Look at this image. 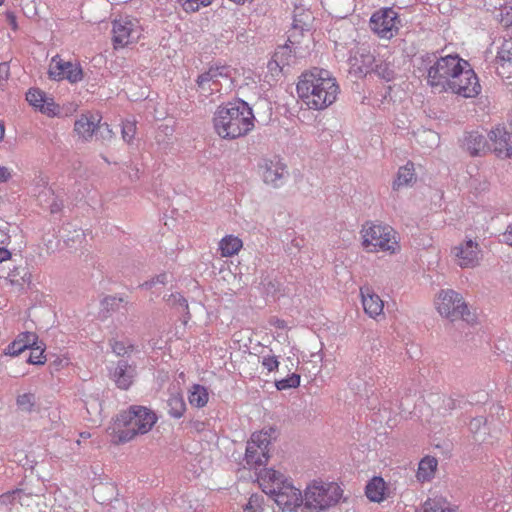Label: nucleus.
<instances>
[{"label": "nucleus", "instance_id": "f257e3e1", "mask_svg": "<svg viewBox=\"0 0 512 512\" xmlns=\"http://www.w3.org/2000/svg\"><path fill=\"white\" fill-rule=\"evenodd\" d=\"M466 64V60L459 55L438 56L437 53H424L416 58V69L423 77L427 85L436 92H448L449 89L466 92L455 79L472 77V73L462 72L461 65Z\"/></svg>", "mask_w": 512, "mask_h": 512}, {"label": "nucleus", "instance_id": "f03ea898", "mask_svg": "<svg viewBox=\"0 0 512 512\" xmlns=\"http://www.w3.org/2000/svg\"><path fill=\"white\" fill-rule=\"evenodd\" d=\"M296 89L299 98L314 110H322L333 104L339 93V86L331 73L317 67L301 75Z\"/></svg>", "mask_w": 512, "mask_h": 512}, {"label": "nucleus", "instance_id": "7ed1b4c3", "mask_svg": "<svg viewBox=\"0 0 512 512\" xmlns=\"http://www.w3.org/2000/svg\"><path fill=\"white\" fill-rule=\"evenodd\" d=\"M157 420L156 413L151 409L142 405H131L119 412L115 418L112 427L114 443L124 444L148 433Z\"/></svg>", "mask_w": 512, "mask_h": 512}, {"label": "nucleus", "instance_id": "20e7f679", "mask_svg": "<svg viewBox=\"0 0 512 512\" xmlns=\"http://www.w3.org/2000/svg\"><path fill=\"white\" fill-rule=\"evenodd\" d=\"M216 133L224 139L246 135L254 127L252 109L244 101L219 107L213 118Z\"/></svg>", "mask_w": 512, "mask_h": 512}, {"label": "nucleus", "instance_id": "39448f33", "mask_svg": "<svg viewBox=\"0 0 512 512\" xmlns=\"http://www.w3.org/2000/svg\"><path fill=\"white\" fill-rule=\"evenodd\" d=\"M362 245L368 252H389L394 254L400 250L397 232L387 224L367 221L361 229Z\"/></svg>", "mask_w": 512, "mask_h": 512}, {"label": "nucleus", "instance_id": "423d86ee", "mask_svg": "<svg viewBox=\"0 0 512 512\" xmlns=\"http://www.w3.org/2000/svg\"><path fill=\"white\" fill-rule=\"evenodd\" d=\"M342 493L337 483L315 480L304 491V504L315 512L327 510L340 501Z\"/></svg>", "mask_w": 512, "mask_h": 512}, {"label": "nucleus", "instance_id": "0eeeda50", "mask_svg": "<svg viewBox=\"0 0 512 512\" xmlns=\"http://www.w3.org/2000/svg\"><path fill=\"white\" fill-rule=\"evenodd\" d=\"M233 69L228 65L215 64L201 73L196 79L197 91L204 97L221 93L222 89L232 86Z\"/></svg>", "mask_w": 512, "mask_h": 512}, {"label": "nucleus", "instance_id": "6e6552de", "mask_svg": "<svg viewBox=\"0 0 512 512\" xmlns=\"http://www.w3.org/2000/svg\"><path fill=\"white\" fill-rule=\"evenodd\" d=\"M436 306L438 312L451 321L457 319H463L467 322L470 321V312L467 304L464 302L462 296L452 289L440 291L436 300Z\"/></svg>", "mask_w": 512, "mask_h": 512}, {"label": "nucleus", "instance_id": "1a4fd4ad", "mask_svg": "<svg viewBox=\"0 0 512 512\" xmlns=\"http://www.w3.org/2000/svg\"><path fill=\"white\" fill-rule=\"evenodd\" d=\"M271 435L267 431L254 432L247 442L245 462L249 468H259L266 465L269 459Z\"/></svg>", "mask_w": 512, "mask_h": 512}, {"label": "nucleus", "instance_id": "9d476101", "mask_svg": "<svg viewBox=\"0 0 512 512\" xmlns=\"http://www.w3.org/2000/svg\"><path fill=\"white\" fill-rule=\"evenodd\" d=\"M369 25L378 37L389 40L398 33L400 19L393 8H381L372 14Z\"/></svg>", "mask_w": 512, "mask_h": 512}, {"label": "nucleus", "instance_id": "9b49d317", "mask_svg": "<svg viewBox=\"0 0 512 512\" xmlns=\"http://www.w3.org/2000/svg\"><path fill=\"white\" fill-rule=\"evenodd\" d=\"M259 171L263 181L274 188L282 186L288 177L287 166L278 157L263 159L259 163Z\"/></svg>", "mask_w": 512, "mask_h": 512}, {"label": "nucleus", "instance_id": "f8f14e48", "mask_svg": "<svg viewBox=\"0 0 512 512\" xmlns=\"http://www.w3.org/2000/svg\"><path fill=\"white\" fill-rule=\"evenodd\" d=\"M113 44L114 48H123L140 37V30L137 22L130 18H120L113 22Z\"/></svg>", "mask_w": 512, "mask_h": 512}, {"label": "nucleus", "instance_id": "ddd939ff", "mask_svg": "<svg viewBox=\"0 0 512 512\" xmlns=\"http://www.w3.org/2000/svg\"><path fill=\"white\" fill-rule=\"evenodd\" d=\"M454 260L461 268H474L479 265L482 254L478 242L468 239L451 250Z\"/></svg>", "mask_w": 512, "mask_h": 512}, {"label": "nucleus", "instance_id": "4468645a", "mask_svg": "<svg viewBox=\"0 0 512 512\" xmlns=\"http://www.w3.org/2000/svg\"><path fill=\"white\" fill-rule=\"evenodd\" d=\"M48 74L53 80L67 79L70 83H77L83 79V71L79 64L64 61L58 55L52 58Z\"/></svg>", "mask_w": 512, "mask_h": 512}, {"label": "nucleus", "instance_id": "2eb2a0df", "mask_svg": "<svg viewBox=\"0 0 512 512\" xmlns=\"http://www.w3.org/2000/svg\"><path fill=\"white\" fill-rule=\"evenodd\" d=\"M349 62V72L356 77H364L374 70L375 57L364 47H356L351 51Z\"/></svg>", "mask_w": 512, "mask_h": 512}, {"label": "nucleus", "instance_id": "dca6fc26", "mask_svg": "<svg viewBox=\"0 0 512 512\" xmlns=\"http://www.w3.org/2000/svg\"><path fill=\"white\" fill-rule=\"evenodd\" d=\"M270 493L275 495V501L279 506L295 508L304 503V494L294 487L289 481L282 484L278 489H271Z\"/></svg>", "mask_w": 512, "mask_h": 512}, {"label": "nucleus", "instance_id": "f3484780", "mask_svg": "<svg viewBox=\"0 0 512 512\" xmlns=\"http://www.w3.org/2000/svg\"><path fill=\"white\" fill-rule=\"evenodd\" d=\"M462 72H470L472 73V77L468 76V79L459 78L455 79V81L460 85L462 89H465L466 92L458 91L456 89H449L448 92L457 94L459 96H462L464 98H474L478 96L481 93V85L479 83V79L474 72V70L471 68L470 64L466 61V64L461 65Z\"/></svg>", "mask_w": 512, "mask_h": 512}, {"label": "nucleus", "instance_id": "a211bd4d", "mask_svg": "<svg viewBox=\"0 0 512 512\" xmlns=\"http://www.w3.org/2000/svg\"><path fill=\"white\" fill-rule=\"evenodd\" d=\"M462 148L471 156L485 155L490 151L486 137L478 131L466 132L462 139Z\"/></svg>", "mask_w": 512, "mask_h": 512}, {"label": "nucleus", "instance_id": "6ab92c4d", "mask_svg": "<svg viewBox=\"0 0 512 512\" xmlns=\"http://www.w3.org/2000/svg\"><path fill=\"white\" fill-rule=\"evenodd\" d=\"M136 376V367L126 360H119L112 373V379L118 388L127 390Z\"/></svg>", "mask_w": 512, "mask_h": 512}, {"label": "nucleus", "instance_id": "aec40b11", "mask_svg": "<svg viewBox=\"0 0 512 512\" xmlns=\"http://www.w3.org/2000/svg\"><path fill=\"white\" fill-rule=\"evenodd\" d=\"M97 124L99 118L92 114H82L74 123V132L83 141H89L96 132Z\"/></svg>", "mask_w": 512, "mask_h": 512}, {"label": "nucleus", "instance_id": "412c9836", "mask_svg": "<svg viewBox=\"0 0 512 512\" xmlns=\"http://www.w3.org/2000/svg\"><path fill=\"white\" fill-rule=\"evenodd\" d=\"M362 305L366 314L371 318L381 315L384 308V302L370 288L361 289Z\"/></svg>", "mask_w": 512, "mask_h": 512}, {"label": "nucleus", "instance_id": "4be33fe9", "mask_svg": "<svg viewBox=\"0 0 512 512\" xmlns=\"http://www.w3.org/2000/svg\"><path fill=\"white\" fill-rule=\"evenodd\" d=\"M87 413V421L97 424L102 420V401L99 394H90L83 400Z\"/></svg>", "mask_w": 512, "mask_h": 512}, {"label": "nucleus", "instance_id": "5701e85b", "mask_svg": "<svg viewBox=\"0 0 512 512\" xmlns=\"http://www.w3.org/2000/svg\"><path fill=\"white\" fill-rule=\"evenodd\" d=\"M386 483L381 477H373L366 485L367 498L373 502H381L385 499Z\"/></svg>", "mask_w": 512, "mask_h": 512}, {"label": "nucleus", "instance_id": "b1692460", "mask_svg": "<svg viewBox=\"0 0 512 512\" xmlns=\"http://www.w3.org/2000/svg\"><path fill=\"white\" fill-rule=\"evenodd\" d=\"M416 512H455L443 497L428 498Z\"/></svg>", "mask_w": 512, "mask_h": 512}, {"label": "nucleus", "instance_id": "393cba45", "mask_svg": "<svg viewBox=\"0 0 512 512\" xmlns=\"http://www.w3.org/2000/svg\"><path fill=\"white\" fill-rule=\"evenodd\" d=\"M242 246V240L233 235H227L219 242L222 257H231L238 254Z\"/></svg>", "mask_w": 512, "mask_h": 512}, {"label": "nucleus", "instance_id": "a878e982", "mask_svg": "<svg viewBox=\"0 0 512 512\" xmlns=\"http://www.w3.org/2000/svg\"><path fill=\"white\" fill-rule=\"evenodd\" d=\"M437 467V460L433 457H425L423 458L418 466L417 470V479L419 481H428L430 480L435 473Z\"/></svg>", "mask_w": 512, "mask_h": 512}, {"label": "nucleus", "instance_id": "bb28decb", "mask_svg": "<svg viewBox=\"0 0 512 512\" xmlns=\"http://www.w3.org/2000/svg\"><path fill=\"white\" fill-rule=\"evenodd\" d=\"M414 177V166L412 163H407L405 166L399 168L397 177L393 182V189L398 190L403 186L410 185Z\"/></svg>", "mask_w": 512, "mask_h": 512}, {"label": "nucleus", "instance_id": "cd10ccee", "mask_svg": "<svg viewBox=\"0 0 512 512\" xmlns=\"http://www.w3.org/2000/svg\"><path fill=\"white\" fill-rule=\"evenodd\" d=\"M189 403L197 408L204 407L209 399L208 391L201 385H193L189 394Z\"/></svg>", "mask_w": 512, "mask_h": 512}, {"label": "nucleus", "instance_id": "c85d7f7f", "mask_svg": "<svg viewBox=\"0 0 512 512\" xmlns=\"http://www.w3.org/2000/svg\"><path fill=\"white\" fill-rule=\"evenodd\" d=\"M369 360L370 359H367V357H364L363 359L360 358V363L357 364L356 374L362 379L364 385H370L375 374L374 368L370 365Z\"/></svg>", "mask_w": 512, "mask_h": 512}, {"label": "nucleus", "instance_id": "c756f323", "mask_svg": "<svg viewBox=\"0 0 512 512\" xmlns=\"http://www.w3.org/2000/svg\"><path fill=\"white\" fill-rule=\"evenodd\" d=\"M167 405L169 415L174 418H181L186 410V404L180 395H171Z\"/></svg>", "mask_w": 512, "mask_h": 512}, {"label": "nucleus", "instance_id": "7c9ffc66", "mask_svg": "<svg viewBox=\"0 0 512 512\" xmlns=\"http://www.w3.org/2000/svg\"><path fill=\"white\" fill-rule=\"evenodd\" d=\"M496 60L501 64L512 62V39L503 41L497 52Z\"/></svg>", "mask_w": 512, "mask_h": 512}, {"label": "nucleus", "instance_id": "2f4dec72", "mask_svg": "<svg viewBox=\"0 0 512 512\" xmlns=\"http://www.w3.org/2000/svg\"><path fill=\"white\" fill-rule=\"evenodd\" d=\"M373 71L380 78L384 79L387 82L392 81L396 76V72H395L393 66L390 63H386V62H381L379 64H376Z\"/></svg>", "mask_w": 512, "mask_h": 512}, {"label": "nucleus", "instance_id": "473e14b6", "mask_svg": "<svg viewBox=\"0 0 512 512\" xmlns=\"http://www.w3.org/2000/svg\"><path fill=\"white\" fill-rule=\"evenodd\" d=\"M69 228H70L69 224L62 228V233H63L62 237L64 238V241L67 244V246L71 247L76 243H81L82 240L84 239L83 231L81 229H75L73 231V235L70 236L69 234L71 233V231L69 230Z\"/></svg>", "mask_w": 512, "mask_h": 512}, {"label": "nucleus", "instance_id": "72a5a7b5", "mask_svg": "<svg viewBox=\"0 0 512 512\" xmlns=\"http://www.w3.org/2000/svg\"><path fill=\"white\" fill-rule=\"evenodd\" d=\"M272 57H274L282 67L289 66L293 58L292 50L287 45L280 46Z\"/></svg>", "mask_w": 512, "mask_h": 512}, {"label": "nucleus", "instance_id": "f704fd0d", "mask_svg": "<svg viewBox=\"0 0 512 512\" xmlns=\"http://www.w3.org/2000/svg\"><path fill=\"white\" fill-rule=\"evenodd\" d=\"M300 385V375L293 373L290 376L275 381V386L278 390H287L290 388H297Z\"/></svg>", "mask_w": 512, "mask_h": 512}, {"label": "nucleus", "instance_id": "c9c22d12", "mask_svg": "<svg viewBox=\"0 0 512 512\" xmlns=\"http://www.w3.org/2000/svg\"><path fill=\"white\" fill-rule=\"evenodd\" d=\"M38 110L49 117L57 116L60 113L59 105H57L52 98L47 96Z\"/></svg>", "mask_w": 512, "mask_h": 512}, {"label": "nucleus", "instance_id": "e433bc0d", "mask_svg": "<svg viewBox=\"0 0 512 512\" xmlns=\"http://www.w3.org/2000/svg\"><path fill=\"white\" fill-rule=\"evenodd\" d=\"M45 97L46 94L39 89L31 88L26 93V100L36 109L40 108L41 104L44 102Z\"/></svg>", "mask_w": 512, "mask_h": 512}, {"label": "nucleus", "instance_id": "4c0bfd02", "mask_svg": "<svg viewBox=\"0 0 512 512\" xmlns=\"http://www.w3.org/2000/svg\"><path fill=\"white\" fill-rule=\"evenodd\" d=\"M168 305L172 307L181 308L186 312L187 318L189 319V311H188V302L187 300L180 294H170L168 298H165Z\"/></svg>", "mask_w": 512, "mask_h": 512}, {"label": "nucleus", "instance_id": "58836bf2", "mask_svg": "<svg viewBox=\"0 0 512 512\" xmlns=\"http://www.w3.org/2000/svg\"><path fill=\"white\" fill-rule=\"evenodd\" d=\"M123 298L116 296H106L101 301L102 309L107 313L115 312L119 309L120 304L123 302Z\"/></svg>", "mask_w": 512, "mask_h": 512}, {"label": "nucleus", "instance_id": "ea45409f", "mask_svg": "<svg viewBox=\"0 0 512 512\" xmlns=\"http://www.w3.org/2000/svg\"><path fill=\"white\" fill-rule=\"evenodd\" d=\"M136 134L135 121L125 120L122 122V138L126 143H131Z\"/></svg>", "mask_w": 512, "mask_h": 512}, {"label": "nucleus", "instance_id": "a19ab883", "mask_svg": "<svg viewBox=\"0 0 512 512\" xmlns=\"http://www.w3.org/2000/svg\"><path fill=\"white\" fill-rule=\"evenodd\" d=\"M266 479L271 481L273 488L272 489H278L282 484L287 483L288 480L285 478V476L280 473L279 471L270 469L265 472Z\"/></svg>", "mask_w": 512, "mask_h": 512}, {"label": "nucleus", "instance_id": "79ce46f5", "mask_svg": "<svg viewBox=\"0 0 512 512\" xmlns=\"http://www.w3.org/2000/svg\"><path fill=\"white\" fill-rule=\"evenodd\" d=\"M35 403V396L31 393H25L17 398V405L23 411L30 412Z\"/></svg>", "mask_w": 512, "mask_h": 512}, {"label": "nucleus", "instance_id": "37998d69", "mask_svg": "<svg viewBox=\"0 0 512 512\" xmlns=\"http://www.w3.org/2000/svg\"><path fill=\"white\" fill-rule=\"evenodd\" d=\"M497 19L504 27L512 26V6H505L499 10Z\"/></svg>", "mask_w": 512, "mask_h": 512}, {"label": "nucleus", "instance_id": "c03bdc74", "mask_svg": "<svg viewBox=\"0 0 512 512\" xmlns=\"http://www.w3.org/2000/svg\"><path fill=\"white\" fill-rule=\"evenodd\" d=\"M26 350V344L22 343V340L17 337L11 344H9L5 350L6 355L18 356Z\"/></svg>", "mask_w": 512, "mask_h": 512}, {"label": "nucleus", "instance_id": "a18cd8bd", "mask_svg": "<svg viewBox=\"0 0 512 512\" xmlns=\"http://www.w3.org/2000/svg\"><path fill=\"white\" fill-rule=\"evenodd\" d=\"M27 361L28 363L31 364H43L45 362L44 348L42 347V345L36 346L35 348L30 350V354Z\"/></svg>", "mask_w": 512, "mask_h": 512}, {"label": "nucleus", "instance_id": "49530a36", "mask_svg": "<svg viewBox=\"0 0 512 512\" xmlns=\"http://www.w3.org/2000/svg\"><path fill=\"white\" fill-rule=\"evenodd\" d=\"M111 348H112V351L117 355V356H124L128 353H131L133 352L134 350V345L132 344H128L126 345L124 342L122 341H113L111 343Z\"/></svg>", "mask_w": 512, "mask_h": 512}, {"label": "nucleus", "instance_id": "de8ad7c7", "mask_svg": "<svg viewBox=\"0 0 512 512\" xmlns=\"http://www.w3.org/2000/svg\"><path fill=\"white\" fill-rule=\"evenodd\" d=\"M18 337L22 340L23 344H26V349H33L36 346H40L38 344V336L34 332H23L18 335Z\"/></svg>", "mask_w": 512, "mask_h": 512}, {"label": "nucleus", "instance_id": "09e8293b", "mask_svg": "<svg viewBox=\"0 0 512 512\" xmlns=\"http://www.w3.org/2000/svg\"><path fill=\"white\" fill-rule=\"evenodd\" d=\"M212 0H185L182 7L186 12H196L200 6H208Z\"/></svg>", "mask_w": 512, "mask_h": 512}, {"label": "nucleus", "instance_id": "8fccbe9b", "mask_svg": "<svg viewBox=\"0 0 512 512\" xmlns=\"http://www.w3.org/2000/svg\"><path fill=\"white\" fill-rule=\"evenodd\" d=\"M95 134L102 140H110L114 137V133L110 126L107 123H101L100 121L99 124H97Z\"/></svg>", "mask_w": 512, "mask_h": 512}, {"label": "nucleus", "instance_id": "3c124183", "mask_svg": "<svg viewBox=\"0 0 512 512\" xmlns=\"http://www.w3.org/2000/svg\"><path fill=\"white\" fill-rule=\"evenodd\" d=\"M168 282V275L166 273H162L152 278L149 281L144 282L140 285L141 288L150 289L156 284H166Z\"/></svg>", "mask_w": 512, "mask_h": 512}, {"label": "nucleus", "instance_id": "603ef678", "mask_svg": "<svg viewBox=\"0 0 512 512\" xmlns=\"http://www.w3.org/2000/svg\"><path fill=\"white\" fill-rule=\"evenodd\" d=\"M262 366L268 371L272 372L278 369L279 361L275 356L267 355L262 357Z\"/></svg>", "mask_w": 512, "mask_h": 512}, {"label": "nucleus", "instance_id": "864d4df0", "mask_svg": "<svg viewBox=\"0 0 512 512\" xmlns=\"http://www.w3.org/2000/svg\"><path fill=\"white\" fill-rule=\"evenodd\" d=\"M111 512H129L127 509V503L122 499L115 498L110 502Z\"/></svg>", "mask_w": 512, "mask_h": 512}, {"label": "nucleus", "instance_id": "5fc2aeb1", "mask_svg": "<svg viewBox=\"0 0 512 512\" xmlns=\"http://www.w3.org/2000/svg\"><path fill=\"white\" fill-rule=\"evenodd\" d=\"M262 508L258 504V497L251 496L248 503L243 508V512H261Z\"/></svg>", "mask_w": 512, "mask_h": 512}, {"label": "nucleus", "instance_id": "6e6d98bb", "mask_svg": "<svg viewBox=\"0 0 512 512\" xmlns=\"http://www.w3.org/2000/svg\"><path fill=\"white\" fill-rule=\"evenodd\" d=\"M419 137L421 139H425L427 141L430 142V146L432 147L433 145H437L438 144V141H439V136L437 133L431 131V130H428V131H423Z\"/></svg>", "mask_w": 512, "mask_h": 512}, {"label": "nucleus", "instance_id": "4d7b16f0", "mask_svg": "<svg viewBox=\"0 0 512 512\" xmlns=\"http://www.w3.org/2000/svg\"><path fill=\"white\" fill-rule=\"evenodd\" d=\"M267 68L271 75L275 77L281 73L284 67H282L274 57H272V59L267 64Z\"/></svg>", "mask_w": 512, "mask_h": 512}, {"label": "nucleus", "instance_id": "13d9d810", "mask_svg": "<svg viewBox=\"0 0 512 512\" xmlns=\"http://www.w3.org/2000/svg\"><path fill=\"white\" fill-rule=\"evenodd\" d=\"M63 206V201L52 194V202L49 205L50 212L52 214L58 213L62 210Z\"/></svg>", "mask_w": 512, "mask_h": 512}, {"label": "nucleus", "instance_id": "bf43d9fd", "mask_svg": "<svg viewBox=\"0 0 512 512\" xmlns=\"http://www.w3.org/2000/svg\"><path fill=\"white\" fill-rule=\"evenodd\" d=\"M10 74L9 65L6 62L0 63V86L8 79Z\"/></svg>", "mask_w": 512, "mask_h": 512}, {"label": "nucleus", "instance_id": "052dcab7", "mask_svg": "<svg viewBox=\"0 0 512 512\" xmlns=\"http://www.w3.org/2000/svg\"><path fill=\"white\" fill-rule=\"evenodd\" d=\"M11 177H12L11 170L6 166L0 165V183H5V182L9 181L11 179Z\"/></svg>", "mask_w": 512, "mask_h": 512}, {"label": "nucleus", "instance_id": "680f3d73", "mask_svg": "<svg viewBox=\"0 0 512 512\" xmlns=\"http://www.w3.org/2000/svg\"><path fill=\"white\" fill-rule=\"evenodd\" d=\"M502 242L512 247V222L507 226L502 234Z\"/></svg>", "mask_w": 512, "mask_h": 512}, {"label": "nucleus", "instance_id": "e2e57ef3", "mask_svg": "<svg viewBox=\"0 0 512 512\" xmlns=\"http://www.w3.org/2000/svg\"><path fill=\"white\" fill-rule=\"evenodd\" d=\"M485 423V419L483 417H477L470 421L469 428L471 431H477L481 425Z\"/></svg>", "mask_w": 512, "mask_h": 512}, {"label": "nucleus", "instance_id": "0e129e2a", "mask_svg": "<svg viewBox=\"0 0 512 512\" xmlns=\"http://www.w3.org/2000/svg\"><path fill=\"white\" fill-rule=\"evenodd\" d=\"M6 230H7L6 224L4 226H0V243L1 244H4L9 239V236H8Z\"/></svg>", "mask_w": 512, "mask_h": 512}, {"label": "nucleus", "instance_id": "69168bd1", "mask_svg": "<svg viewBox=\"0 0 512 512\" xmlns=\"http://www.w3.org/2000/svg\"><path fill=\"white\" fill-rule=\"evenodd\" d=\"M101 491H107L110 494H113L115 492V487L113 485H101L96 489V493L99 496V493Z\"/></svg>", "mask_w": 512, "mask_h": 512}, {"label": "nucleus", "instance_id": "338daca9", "mask_svg": "<svg viewBox=\"0 0 512 512\" xmlns=\"http://www.w3.org/2000/svg\"><path fill=\"white\" fill-rule=\"evenodd\" d=\"M11 253L6 248L0 247V262L10 259Z\"/></svg>", "mask_w": 512, "mask_h": 512}, {"label": "nucleus", "instance_id": "774afa93", "mask_svg": "<svg viewBox=\"0 0 512 512\" xmlns=\"http://www.w3.org/2000/svg\"><path fill=\"white\" fill-rule=\"evenodd\" d=\"M4 137V126L0 123V141L3 139Z\"/></svg>", "mask_w": 512, "mask_h": 512}]
</instances>
